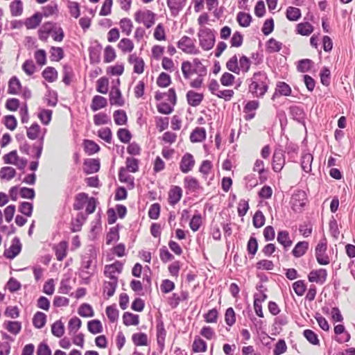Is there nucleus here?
Returning <instances> with one entry per match:
<instances>
[{
  "instance_id": "nucleus-7",
  "label": "nucleus",
  "mask_w": 355,
  "mask_h": 355,
  "mask_svg": "<svg viewBox=\"0 0 355 355\" xmlns=\"http://www.w3.org/2000/svg\"><path fill=\"white\" fill-rule=\"evenodd\" d=\"M96 260L94 251L90 250L89 254H85L82 258L80 270L82 273L91 276L94 274L96 266L94 264Z\"/></svg>"
},
{
  "instance_id": "nucleus-18",
  "label": "nucleus",
  "mask_w": 355,
  "mask_h": 355,
  "mask_svg": "<svg viewBox=\"0 0 355 355\" xmlns=\"http://www.w3.org/2000/svg\"><path fill=\"white\" fill-rule=\"evenodd\" d=\"M57 24L52 21H47L43 24L37 31L38 38L43 42H47L49 35L53 33V31Z\"/></svg>"
},
{
  "instance_id": "nucleus-39",
  "label": "nucleus",
  "mask_w": 355,
  "mask_h": 355,
  "mask_svg": "<svg viewBox=\"0 0 355 355\" xmlns=\"http://www.w3.org/2000/svg\"><path fill=\"white\" fill-rule=\"evenodd\" d=\"M42 76L47 82L53 83L58 79V73L54 67H47L42 71Z\"/></svg>"
},
{
  "instance_id": "nucleus-30",
  "label": "nucleus",
  "mask_w": 355,
  "mask_h": 355,
  "mask_svg": "<svg viewBox=\"0 0 355 355\" xmlns=\"http://www.w3.org/2000/svg\"><path fill=\"white\" fill-rule=\"evenodd\" d=\"M153 38L158 42H165L167 40L166 27L163 23H159L153 30Z\"/></svg>"
},
{
  "instance_id": "nucleus-19",
  "label": "nucleus",
  "mask_w": 355,
  "mask_h": 355,
  "mask_svg": "<svg viewBox=\"0 0 355 355\" xmlns=\"http://www.w3.org/2000/svg\"><path fill=\"white\" fill-rule=\"evenodd\" d=\"M187 4V0H166L171 16L176 17L182 11Z\"/></svg>"
},
{
  "instance_id": "nucleus-20",
  "label": "nucleus",
  "mask_w": 355,
  "mask_h": 355,
  "mask_svg": "<svg viewBox=\"0 0 355 355\" xmlns=\"http://www.w3.org/2000/svg\"><path fill=\"white\" fill-rule=\"evenodd\" d=\"M189 297V293L187 291H182L180 294L177 293H173L167 298L168 304L172 308H177L180 302L187 301Z\"/></svg>"
},
{
  "instance_id": "nucleus-27",
  "label": "nucleus",
  "mask_w": 355,
  "mask_h": 355,
  "mask_svg": "<svg viewBox=\"0 0 355 355\" xmlns=\"http://www.w3.org/2000/svg\"><path fill=\"white\" fill-rule=\"evenodd\" d=\"M84 172L86 174H92L96 173L100 169V159H88L84 162Z\"/></svg>"
},
{
  "instance_id": "nucleus-58",
  "label": "nucleus",
  "mask_w": 355,
  "mask_h": 355,
  "mask_svg": "<svg viewBox=\"0 0 355 355\" xmlns=\"http://www.w3.org/2000/svg\"><path fill=\"white\" fill-rule=\"evenodd\" d=\"M313 31V26L309 22L300 23L297 26V33L301 35H309Z\"/></svg>"
},
{
  "instance_id": "nucleus-62",
  "label": "nucleus",
  "mask_w": 355,
  "mask_h": 355,
  "mask_svg": "<svg viewBox=\"0 0 355 355\" xmlns=\"http://www.w3.org/2000/svg\"><path fill=\"white\" fill-rule=\"evenodd\" d=\"M82 321L76 316L71 318L68 322V329L69 334H75L81 327Z\"/></svg>"
},
{
  "instance_id": "nucleus-46",
  "label": "nucleus",
  "mask_w": 355,
  "mask_h": 355,
  "mask_svg": "<svg viewBox=\"0 0 355 355\" xmlns=\"http://www.w3.org/2000/svg\"><path fill=\"white\" fill-rule=\"evenodd\" d=\"M50 59L52 62H59L64 57V52L62 47L52 46L49 50Z\"/></svg>"
},
{
  "instance_id": "nucleus-26",
  "label": "nucleus",
  "mask_w": 355,
  "mask_h": 355,
  "mask_svg": "<svg viewBox=\"0 0 355 355\" xmlns=\"http://www.w3.org/2000/svg\"><path fill=\"white\" fill-rule=\"evenodd\" d=\"M118 286V282L111 280H105L103 282L102 287L103 296L105 299L108 300L112 297Z\"/></svg>"
},
{
  "instance_id": "nucleus-13",
  "label": "nucleus",
  "mask_w": 355,
  "mask_h": 355,
  "mask_svg": "<svg viewBox=\"0 0 355 355\" xmlns=\"http://www.w3.org/2000/svg\"><path fill=\"white\" fill-rule=\"evenodd\" d=\"M128 62L133 66V72L137 74H142L145 71L146 63L143 58L136 53L130 54L127 58Z\"/></svg>"
},
{
  "instance_id": "nucleus-38",
  "label": "nucleus",
  "mask_w": 355,
  "mask_h": 355,
  "mask_svg": "<svg viewBox=\"0 0 355 355\" xmlns=\"http://www.w3.org/2000/svg\"><path fill=\"white\" fill-rule=\"evenodd\" d=\"M309 243L307 241H300L294 247L292 250L293 255L299 258L305 254L309 249Z\"/></svg>"
},
{
  "instance_id": "nucleus-63",
  "label": "nucleus",
  "mask_w": 355,
  "mask_h": 355,
  "mask_svg": "<svg viewBox=\"0 0 355 355\" xmlns=\"http://www.w3.org/2000/svg\"><path fill=\"white\" fill-rule=\"evenodd\" d=\"M286 15L289 21H297L301 17V11L297 8L289 6L286 9Z\"/></svg>"
},
{
  "instance_id": "nucleus-5",
  "label": "nucleus",
  "mask_w": 355,
  "mask_h": 355,
  "mask_svg": "<svg viewBox=\"0 0 355 355\" xmlns=\"http://www.w3.org/2000/svg\"><path fill=\"white\" fill-rule=\"evenodd\" d=\"M328 242L326 238L321 239L315 248V257L320 265L327 266L330 263V256L327 252Z\"/></svg>"
},
{
  "instance_id": "nucleus-17",
  "label": "nucleus",
  "mask_w": 355,
  "mask_h": 355,
  "mask_svg": "<svg viewBox=\"0 0 355 355\" xmlns=\"http://www.w3.org/2000/svg\"><path fill=\"white\" fill-rule=\"evenodd\" d=\"M327 279V271L324 268L312 270L308 275L310 282H315L320 285L323 284Z\"/></svg>"
},
{
  "instance_id": "nucleus-8",
  "label": "nucleus",
  "mask_w": 355,
  "mask_h": 355,
  "mask_svg": "<svg viewBox=\"0 0 355 355\" xmlns=\"http://www.w3.org/2000/svg\"><path fill=\"white\" fill-rule=\"evenodd\" d=\"M123 264L116 261L113 263L107 264L104 267L103 274L109 280L119 282V275L122 272Z\"/></svg>"
},
{
  "instance_id": "nucleus-25",
  "label": "nucleus",
  "mask_w": 355,
  "mask_h": 355,
  "mask_svg": "<svg viewBox=\"0 0 355 355\" xmlns=\"http://www.w3.org/2000/svg\"><path fill=\"white\" fill-rule=\"evenodd\" d=\"M69 244L66 241H62L58 244L54 245L53 250L55 252L56 259L59 261H62L67 256Z\"/></svg>"
},
{
  "instance_id": "nucleus-53",
  "label": "nucleus",
  "mask_w": 355,
  "mask_h": 355,
  "mask_svg": "<svg viewBox=\"0 0 355 355\" xmlns=\"http://www.w3.org/2000/svg\"><path fill=\"white\" fill-rule=\"evenodd\" d=\"M16 175V170L11 166H4L0 169V178L10 180Z\"/></svg>"
},
{
  "instance_id": "nucleus-64",
  "label": "nucleus",
  "mask_w": 355,
  "mask_h": 355,
  "mask_svg": "<svg viewBox=\"0 0 355 355\" xmlns=\"http://www.w3.org/2000/svg\"><path fill=\"white\" fill-rule=\"evenodd\" d=\"M51 332L53 336L60 338L64 334V323L60 320L55 321L51 325Z\"/></svg>"
},
{
  "instance_id": "nucleus-21",
  "label": "nucleus",
  "mask_w": 355,
  "mask_h": 355,
  "mask_svg": "<svg viewBox=\"0 0 355 355\" xmlns=\"http://www.w3.org/2000/svg\"><path fill=\"white\" fill-rule=\"evenodd\" d=\"M117 49L123 55L132 54L135 49V43L129 37L121 38L116 45Z\"/></svg>"
},
{
  "instance_id": "nucleus-1",
  "label": "nucleus",
  "mask_w": 355,
  "mask_h": 355,
  "mask_svg": "<svg viewBox=\"0 0 355 355\" xmlns=\"http://www.w3.org/2000/svg\"><path fill=\"white\" fill-rule=\"evenodd\" d=\"M248 80V92L254 98H262L269 88L270 80L263 71L253 73Z\"/></svg>"
},
{
  "instance_id": "nucleus-15",
  "label": "nucleus",
  "mask_w": 355,
  "mask_h": 355,
  "mask_svg": "<svg viewBox=\"0 0 355 355\" xmlns=\"http://www.w3.org/2000/svg\"><path fill=\"white\" fill-rule=\"evenodd\" d=\"M22 245L20 240L17 237H15L12 241L10 246L6 249L3 255L8 259H12L16 257L21 250Z\"/></svg>"
},
{
  "instance_id": "nucleus-61",
  "label": "nucleus",
  "mask_w": 355,
  "mask_h": 355,
  "mask_svg": "<svg viewBox=\"0 0 355 355\" xmlns=\"http://www.w3.org/2000/svg\"><path fill=\"white\" fill-rule=\"evenodd\" d=\"M78 313L83 318H89L94 315L92 306L87 303H84L80 306L78 309Z\"/></svg>"
},
{
  "instance_id": "nucleus-29",
  "label": "nucleus",
  "mask_w": 355,
  "mask_h": 355,
  "mask_svg": "<svg viewBox=\"0 0 355 355\" xmlns=\"http://www.w3.org/2000/svg\"><path fill=\"white\" fill-rule=\"evenodd\" d=\"M103 62L105 64L113 62L117 58L116 49L112 45H106L103 51Z\"/></svg>"
},
{
  "instance_id": "nucleus-43",
  "label": "nucleus",
  "mask_w": 355,
  "mask_h": 355,
  "mask_svg": "<svg viewBox=\"0 0 355 355\" xmlns=\"http://www.w3.org/2000/svg\"><path fill=\"white\" fill-rule=\"evenodd\" d=\"M122 33L126 36H130L133 29V23L128 17L122 18L119 23Z\"/></svg>"
},
{
  "instance_id": "nucleus-51",
  "label": "nucleus",
  "mask_w": 355,
  "mask_h": 355,
  "mask_svg": "<svg viewBox=\"0 0 355 355\" xmlns=\"http://www.w3.org/2000/svg\"><path fill=\"white\" fill-rule=\"evenodd\" d=\"M266 51L269 53L279 52L282 48V43L274 38H270L266 44Z\"/></svg>"
},
{
  "instance_id": "nucleus-49",
  "label": "nucleus",
  "mask_w": 355,
  "mask_h": 355,
  "mask_svg": "<svg viewBox=\"0 0 355 355\" xmlns=\"http://www.w3.org/2000/svg\"><path fill=\"white\" fill-rule=\"evenodd\" d=\"M87 329L92 334H97L103 332V327L99 320L94 319L87 322Z\"/></svg>"
},
{
  "instance_id": "nucleus-24",
  "label": "nucleus",
  "mask_w": 355,
  "mask_h": 355,
  "mask_svg": "<svg viewBox=\"0 0 355 355\" xmlns=\"http://www.w3.org/2000/svg\"><path fill=\"white\" fill-rule=\"evenodd\" d=\"M22 84L16 76H12L8 82L7 93L10 95H18L21 92Z\"/></svg>"
},
{
  "instance_id": "nucleus-31",
  "label": "nucleus",
  "mask_w": 355,
  "mask_h": 355,
  "mask_svg": "<svg viewBox=\"0 0 355 355\" xmlns=\"http://www.w3.org/2000/svg\"><path fill=\"white\" fill-rule=\"evenodd\" d=\"M107 105V99L100 95H95L92 99L90 108L93 112H96L105 107Z\"/></svg>"
},
{
  "instance_id": "nucleus-22",
  "label": "nucleus",
  "mask_w": 355,
  "mask_h": 355,
  "mask_svg": "<svg viewBox=\"0 0 355 355\" xmlns=\"http://www.w3.org/2000/svg\"><path fill=\"white\" fill-rule=\"evenodd\" d=\"M182 189L180 187L173 185L171 187L168 193V202L171 206L178 204L182 197Z\"/></svg>"
},
{
  "instance_id": "nucleus-36",
  "label": "nucleus",
  "mask_w": 355,
  "mask_h": 355,
  "mask_svg": "<svg viewBox=\"0 0 355 355\" xmlns=\"http://www.w3.org/2000/svg\"><path fill=\"white\" fill-rule=\"evenodd\" d=\"M277 240L279 244L283 245L284 249L290 248L293 241L290 238L289 233L286 230H282L278 232Z\"/></svg>"
},
{
  "instance_id": "nucleus-44",
  "label": "nucleus",
  "mask_w": 355,
  "mask_h": 355,
  "mask_svg": "<svg viewBox=\"0 0 355 355\" xmlns=\"http://www.w3.org/2000/svg\"><path fill=\"white\" fill-rule=\"evenodd\" d=\"M109 79L107 77H101L96 80V89L98 93L106 94L109 90Z\"/></svg>"
},
{
  "instance_id": "nucleus-41",
  "label": "nucleus",
  "mask_w": 355,
  "mask_h": 355,
  "mask_svg": "<svg viewBox=\"0 0 355 355\" xmlns=\"http://www.w3.org/2000/svg\"><path fill=\"white\" fill-rule=\"evenodd\" d=\"M313 157L311 153H304L301 157V167L306 173H310L312 170Z\"/></svg>"
},
{
  "instance_id": "nucleus-2",
  "label": "nucleus",
  "mask_w": 355,
  "mask_h": 355,
  "mask_svg": "<svg viewBox=\"0 0 355 355\" xmlns=\"http://www.w3.org/2000/svg\"><path fill=\"white\" fill-rule=\"evenodd\" d=\"M181 70L185 79H190L193 74L207 75V68L198 58L193 59L192 62H182Z\"/></svg>"
},
{
  "instance_id": "nucleus-11",
  "label": "nucleus",
  "mask_w": 355,
  "mask_h": 355,
  "mask_svg": "<svg viewBox=\"0 0 355 355\" xmlns=\"http://www.w3.org/2000/svg\"><path fill=\"white\" fill-rule=\"evenodd\" d=\"M196 166L194 156L190 153H184L179 162V168L182 173L187 174L192 171Z\"/></svg>"
},
{
  "instance_id": "nucleus-10",
  "label": "nucleus",
  "mask_w": 355,
  "mask_h": 355,
  "mask_svg": "<svg viewBox=\"0 0 355 355\" xmlns=\"http://www.w3.org/2000/svg\"><path fill=\"white\" fill-rule=\"evenodd\" d=\"M308 202L306 194L304 191H295L291 197V205L295 211H301Z\"/></svg>"
},
{
  "instance_id": "nucleus-59",
  "label": "nucleus",
  "mask_w": 355,
  "mask_h": 355,
  "mask_svg": "<svg viewBox=\"0 0 355 355\" xmlns=\"http://www.w3.org/2000/svg\"><path fill=\"white\" fill-rule=\"evenodd\" d=\"M113 118L114 123L118 125H125L128 120L126 112L123 110L114 111Z\"/></svg>"
},
{
  "instance_id": "nucleus-12",
  "label": "nucleus",
  "mask_w": 355,
  "mask_h": 355,
  "mask_svg": "<svg viewBox=\"0 0 355 355\" xmlns=\"http://www.w3.org/2000/svg\"><path fill=\"white\" fill-rule=\"evenodd\" d=\"M286 164L285 152L282 149H275L272 158V168L275 173H279Z\"/></svg>"
},
{
  "instance_id": "nucleus-33",
  "label": "nucleus",
  "mask_w": 355,
  "mask_h": 355,
  "mask_svg": "<svg viewBox=\"0 0 355 355\" xmlns=\"http://www.w3.org/2000/svg\"><path fill=\"white\" fill-rule=\"evenodd\" d=\"M42 19V15L40 12H35L26 19L24 25L27 29H35L40 24Z\"/></svg>"
},
{
  "instance_id": "nucleus-4",
  "label": "nucleus",
  "mask_w": 355,
  "mask_h": 355,
  "mask_svg": "<svg viewBox=\"0 0 355 355\" xmlns=\"http://www.w3.org/2000/svg\"><path fill=\"white\" fill-rule=\"evenodd\" d=\"M199 45L204 51L211 50L216 42L214 30L208 27H200L197 33Z\"/></svg>"
},
{
  "instance_id": "nucleus-50",
  "label": "nucleus",
  "mask_w": 355,
  "mask_h": 355,
  "mask_svg": "<svg viewBox=\"0 0 355 355\" xmlns=\"http://www.w3.org/2000/svg\"><path fill=\"white\" fill-rule=\"evenodd\" d=\"M123 322L125 326L138 325L139 323V315L130 312H125L123 315Z\"/></svg>"
},
{
  "instance_id": "nucleus-56",
  "label": "nucleus",
  "mask_w": 355,
  "mask_h": 355,
  "mask_svg": "<svg viewBox=\"0 0 355 355\" xmlns=\"http://www.w3.org/2000/svg\"><path fill=\"white\" fill-rule=\"evenodd\" d=\"M124 70V65L122 63H116L114 65L107 67L106 68V73L110 76H121Z\"/></svg>"
},
{
  "instance_id": "nucleus-28",
  "label": "nucleus",
  "mask_w": 355,
  "mask_h": 355,
  "mask_svg": "<svg viewBox=\"0 0 355 355\" xmlns=\"http://www.w3.org/2000/svg\"><path fill=\"white\" fill-rule=\"evenodd\" d=\"M187 103L192 107L198 106L204 99V95L193 90H189L186 94Z\"/></svg>"
},
{
  "instance_id": "nucleus-14",
  "label": "nucleus",
  "mask_w": 355,
  "mask_h": 355,
  "mask_svg": "<svg viewBox=\"0 0 355 355\" xmlns=\"http://www.w3.org/2000/svg\"><path fill=\"white\" fill-rule=\"evenodd\" d=\"M109 101L111 105L123 107L125 105V100L118 87L113 86L109 93Z\"/></svg>"
},
{
  "instance_id": "nucleus-57",
  "label": "nucleus",
  "mask_w": 355,
  "mask_h": 355,
  "mask_svg": "<svg viewBox=\"0 0 355 355\" xmlns=\"http://www.w3.org/2000/svg\"><path fill=\"white\" fill-rule=\"evenodd\" d=\"M58 11V4L55 2H51L42 8V12L40 14L42 15V17H49L56 14Z\"/></svg>"
},
{
  "instance_id": "nucleus-23",
  "label": "nucleus",
  "mask_w": 355,
  "mask_h": 355,
  "mask_svg": "<svg viewBox=\"0 0 355 355\" xmlns=\"http://www.w3.org/2000/svg\"><path fill=\"white\" fill-rule=\"evenodd\" d=\"M156 336L157 345L162 352L164 347L166 337V330L165 329L164 324L162 320H158L157 322Z\"/></svg>"
},
{
  "instance_id": "nucleus-55",
  "label": "nucleus",
  "mask_w": 355,
  "mask_h": 355,
  "mask_svg": "<svg viewBox=\"0 0 355 355\" xmlns=\"http://www.w3.org/2000/svg\"><path fill=\"white\" fill-rule=\"evenodd\" d=\"M239 60L236 55L232 56L226 62V68L236 74H239Z\"/></svg>"
},
{
  "instance_id": "nucleus-48",
  "label": "nucleus",
  "mask_w": 355,
  "mask_h": 355,
  "mask_svg": "<svg viewBox=\"0 0 355 355\" xmlns=\"http://www.w3.org/2000/svg\"><path fill=\"white\" fill-rule=\"evenodd\" d=\"M139 160L133 157H128L125 159V166L124 169L130 173H137L139 171Z\"/></svg>"
},
{
  "instance_id": "nucleus-54",
  "label": "nucleus",
  "mask_w": 355,
  "mask_h": 355,
  "mask_svg": "<svg viewBox=\"0 0 355 355\" xmlns=\"http://www.w3.org/2000/svg\"><path fill=\"white\" fill-rule=\"evenodd\" d=\"M4 325L6 330L13 335H17L21 329V323L19 321H8Z\"/></svg>"
},
{
  "instance_id": "nucleus-45",
  "label": "nucleus",
  "mask_w": 355,
  "mask_h": 355,
  "mask_svg": "<svg viewBox=\"0 0 355 355\" xmlns=\"http://www.w3.org/2000/svg\"><path fill=\"white\" fill-rule=\"evenodd\" d=\"M89 200V196L87 193L82 192L78 193L75 196L73 209L75 210H80L84 207V205L87 203Z\"/></svg>"
},
{
  "instance_id": "nucleus-32",
  "label": "nucleus",
  "mask_w": 355,
  "mask_h": 355,
  "mask_svg": "<svg viewBox=\"0 0 355 355\" xmlns=\"http://www.w3.org/2000/svg\"><path fill=\"white\" fill-rule=\"evenodd\" d=\"M128 173V171L121 167L119 173V180L121 182L125 183L130 189H132L135 185V178Z\"/></svg>"
},
{
  "instance_id": "nucleus-16",
  "label": "nucleus",
  "mask_w": 355,
  "mask_h": 355,
  "mask_svg": "<svg viewBox=\"0 0 355 355\" xmlns=\"http://www.w3.org/2000/svg\"><path fill=\"white\" fill-rule=\"evenodd\" d=\"M184 187L187 192L196 193L203 189L199 180L193 176H186L183 180Z\"/></svg>"
},
{
  "instance_id": "nucleus-6",
  "label": "nucleus",
  "mask_w": 355,
  "mask_h": 355,
  "mask_svg": "<svg viewBox=\"0 0 355 355\" xmlns=\"http://www.w3.org/2000/svg\"><path fill=\"white\" fill-rule=\"evenodd\" d=\"M177 46L186 54L196 55L200 53L199 48L195 43V40L187 35L182 36L178 40Z\"/></svg>"
},
{
  "instance_id": "nucleus-37",
  "label": "nucleus",
  "mask_w": 355,
  "mask_h": 355,
  "mask_svg": "<svg viewBox=\"0 0 355 355\" xmlns=\"http://www.w3.org/2000/svg\"><path fill=\"white\" fill-rule=\"evenodd\" d=\"M85 153L88 155H92L100 150V146L94 141L85 139L83 143Z\"/></svg>"
},
{
  "instance_id": "nucleus-40",
  "label": "nucleus",
  "mask_w": 355,
  "mask_h": 355,
  "mask_svg": "<svg viewBox=\"0 0 355 355\" xmlns=\"http://www.w3.org/2000/svg\"><path fill=\"white\" fill-rule=\"evenodd\" d=\"M10 14L12 17H18L22 15L24 4L21 0H14L9 5Z\"/></svg>"
},
{
  "instance_id": "nucleus-34",
  "label": "nucleus",
  "mask_w": 355,
  "mask_h": 355,
  "mask_svg": "<svg viewBox=\"0 0 355 355\" xmlns=\"http://www.w3.org/2000/svg\"><path fill=\"white\" fill-rule=\"evenodd\" d=\"M206 139V130L204 128H196L190 135V140L192 143L202 142Z\"/></svg>"
},
{
  "instance_id": "nucleus-35",
  "label": "nucleus",
  "mask_w": 355,
  "mask_h": 355,
  "mask_svg": "<svg viewBox=\"0 0 355 355\" xmlns=\"http://www.w3.org/2000/svg\"><path fill=\"white\" fill-rule=\"evenodd\" d=\"M46 320L47 316L44 313L37 311L33 317L32 322L36 329H42L45 326Z\"/></svg>"
},
{
  "instance_id": "nucleus-47",
  "label": "nucleus",
  "mask_w": 355,
  "mask_h": 355,
  "mask_svg": "<svg viewBox=\"0 0 355 355\" xmlns=\"http://www.w3.org/2000/svg\"><path fill=\"white\" fill-rule=\"evenodd\" d=\"M213 168V164L210 160H203L199 167V172L202 175L204 180H207L208 175L211 173Z\"/></svg>"
},
{
  "instance_id": "nucleus-60",
  "label": "nucleus",
  "mask_w": 355,
  "mask_h": 355,
  "mask_svg": "<svg viewBox=\"0 0 355 355\" xmlns=\"http://www.w3.org/2000/svg\"><path fill=\"white\" fill-rule=\"evenodd\" d=\"M236 20L241 26L248 27L251 23L252 17L249 13L239 12L237 14Z\"/></svg>"
},
{
  "instance_id": "nucleus-9",
  "label": "nucleus",
  "mask_w": 355,
  "mask_h": 355,
  "mask_svg": "<svg viewBox=\"0 0 355 355\" xmlns=\"http://www.w3.org/2000/svg\"><path fill=\"white\" fill-rule=\"evenodd\" d=\"M3 160L5 164L15 165L19 170L24 169L27 165V159L20 157L15 150L4 155Z\"/></svg>"
},
{
  "instance_id": "nucleus-52",
  "label": "nucleus",
  "mask_w": 355,
  "mask_h": 355,
  "mask_svg": "<svg viewBox=\"0 0 355 355\" xmlns=\"http://www.w3.org/2000/svg\"><path fill=\"white\" fill-rule=\"evenodd\" d=\"M165 52V47L161 44H154L151 47L150 57L155 60H159L163 58Z\"/></svg>"
},
{
  "instance_id": "nucleus-3",
  "label": "nucleus",
  "mask_w": 355,
  "mask_h": 355,
  "mask_svg": "<svg viewBox=\"0 0 355 355\" xmlns=\"http://www.w3.org/2000/svg\"><path fill=\"white\" fill-rule=\"evenodd\" d=\"M135 21L146 29L152 28L156 22L157 14L147 8L137 10L133 15Z\"/></svg>"
},
{
  "instance_id": "nucleus-42",
  "label": "nucleus",
  "mask_w": 355,
  "mask_h": 355,
  "mask_svg": "<svg viewBox=\"0 0 355 355\" xmlns=\"http://www.w3.org/2000/svg\"><path fill=\"white\" fill-rule=\"evenodd\" d=\"M26 135L28 139L35 140L42 137L41 128L37 123L32 124L29 128H27Z\"/></svg>"
}]
</instances>
